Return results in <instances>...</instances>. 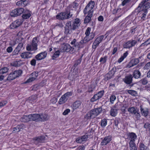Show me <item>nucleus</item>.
I'll return each instance as SVG.
<instances>
[{
  "mask_svg": "<svg viewBox=\"0 0 150 150\" xmlns=\"http://www.w3.org/2000/svg\"><path fill=\"white\" fill-rule=\"evenodd\" d=\"M143 4L141 2L139 4L138 7L135 9V12H137V14H139V16L141 18L140 21H142L145 20L147 13V10L144 8Z\"/></svg>",
  "mask_w": 150,
  "mask_h": 150,
  "instance_id": "1",
  "label": "nucleus"
},
{
  "mask_svg": "<svg viewBox=\"0 0 150 150\" xmlns=\"http://www.w3.org/2000/svg\"><path fill=\"white\" fill-rule=\"evenodd\" d=\"M102 109L101 108L94 109L88 112L85 116V118L86 119L93 118L99 114L102 111Z\"/></svg>",
  "mask_w": 150,
  "mask_h": 150,
  "instance_id": "2",
  "label": "nucleus"
},
{
  "mask_svg": "<svg viewBox=\"0 0 150 150\" xmlns=\"http://www.w3.org/2000/svg\"><path fill=\"white\" fill-rule=\"evenodd\" d=\"M39 40L37 37L34 38L31 44H28L26 47V50L28 51H35L37 49L38 43Z\"/></svg>",
  "mask_w": 150,
  "mask_h": 150,
  "instance_id": "3",
  "label": "nucleus"
},
{
  "mask_svg": "<svg viewBox=\"0 0 150 150\" xmlns=\"http://www.w3.org/2000/svg\"><path fill=\"white\" fill-rule=\"evenodd\" d=\"M83 41L81 40L78 42L77 40L75 38L72 40L70 44L71 45V48H74V51L76 48H78V50L81 48H83L84 45H83Z\"/></svg>",
  "mask_w": 150,
  "mask_h": 150,
  "instance_id": "4",
  "label": "nucleus"
},
{
  "mask_svg": "<svg viewBox=\"0 0 150 150\" xmlns=\"http://www.w3.org/2000/svg\"><path fill=\"white\" fill-rule=\"evenodd\" d=\"M72 93L71 92H67L63 95L59 99L58 103L61 105L65 103L67 100L69 96H71Z\"/></svg>",
  "mask_w": 150,
  "mask_h": 150,
  "instance_id": "5",
  "label": "nucleus"
},
{
  "mask_svg": "<svg viewBox=\"0 0 150 150\" xmlns=\"http://www.w3.org/2000/svg\"><path fill=\"white\" fill-rule=\"evenodd\" d=\"M24 11V9L22 8H17L13 10L10 13L12 17H16L20 15Z\"/></svg>",
  "mask_w": 150,
  "mask_h": 150,
  "instance_id": "6",
  "label": "nucleus"
},
{
  "mask_svg": "<svg viewBox=\"0 0 150 150\" xmlns=\"http://www.w3.org/2000/svg\"><path fill=\"white\" fill-rule=\"evenodd\" d=\"M95 2L94 1H91L89 2L84 9L83 12L86 11H93V8L94 7Z\"/></svg>",
  "mask_w": 150,
  "mask_h": 150,
  "instance_id": "7",
  "label": "nucleus"
},
{
  "mask_svg": "<svg viewBox=\"0 0 150 150\" xmlns=\"http://www.w3.org/2000/svg\"><path fill=\"white\" fill-rule=\"evenodd\" d=\"M90 137L89 132H88L83 136L77 137L76 139V142L78 143H81L83 142L86 141L88 138Z\"/></svg>",
  "mask_w": 150,
  "mask_h": 150,
  "instance_id": "8",
  "label": "nucleus"
},
{
  "mask_svg": "<svg viewBox=\"0 0 150 150\" xmlns=\"http://www.w3.org/2000/svg\"><path fill=\"white\" fill-rule=\"evenodd\" d=\"M61 50L63 52H69L70 51H74V48H71V46L68 44H63L62 45Z\"/></svg>",
  "mask_w": 150,
  "mask_h": 150,
  "instance_id": "9",
  "label": "nucleus"
},
{
  "mask_svg": "<svg viewBox=\"0 0 150 150\" xmlns=\"http://www.w3.org/2000/svg\"><path fill=\"white\" fill-rule=\"evenodd\" d=\"M137 43V41L132 40L127 41L124 44L123 47L124 48H129L134 46Z\"/></svg>",
  "mask_w": 150,
  "mask_h": 150,
  "instance_id": "10",
  "label": "nucleus"
},
{
  "mask_svg": "<svg viewBox=\"0 0 150 150\" xmlns=\"http://www.w3.org/2000/svg\"><path fill=\"white\" fill-rule=\"evenodd\" d=\"M47 53L46 51L41 52L35 56V58L38 60H40L45 58L47 56Z\"/></svg>",
  "mask_w": 150,
  "mask_h": 150,
  "instance_id": "11",
  "label": "nucleus"
},
{
  "mask_svg": "<svg viewBox=\"0 0 150 150\" xmlns=\"http://www.w3.org/2000/svg\"><path fill=\"white\" fill-rule=\"evenodd\" d=\"M23 21L21 19L16 20L11 25L12 28H16L20 26L22 23Z\"/></svg>",
  "mask_w": 150,
  "mask_h": 150,
  "instance_id": "12",
  "label": "nucleus"
},
{
  "mask_svg": "<svg viewBox=\"0 0 150 150\" xmlns=\"http://www.w3.org/2000/svg\"><path fill=\"white\" fill-rule=\"evenodd\" d=\"M112 137L111 136L109 135L105 137L102 140L100 143L102 146L106 145L109 143L112 140Z\"/></svg>",
  "mask_w": 150,
  "mask_h": 150,
  "instance_id": "13",
  "label": "nucleus"
},
{
  "mask_svg": "<svg viewBox=\"0 0 150 150\" xmlns=\"http://www.w3.org/2000/svg\"><path fill=\"white\" fill-rule=\"evenodd\" d=\"M137 138L136 135L133 132L129 133L128 134V139L130 140L129 142H134Z\"/></svg>",
  "mask_w": 150,
  "mask_h": 150,
  "instance_id": "14",
  "label": "nucleus"
},
{
  "mask_svg": "<svg viewBox=\"0 0 150 150\" xmlns=\"http://www.w3.org/2000/svg\"><path fill=\"white\" fill-rule=\"evenodd\" d=\"M133 76L131 74H129L125 76L124 79V82L127 84H129L132 83Z\"/></svg>",
  "mask_w": 150,
  "mask_h": 150,
  "instance_id": "15",
  "label": "nucleus"
},
{
  "mask_svg": "<svg viewBox=\"0 0 150 150\" xmlns=\"http://www.w3.org/2000/svg\"><path fill=\"white\" fill-rule=\"evenodd\" d=\"M45 137L44 136H41L36 137L34 138L35 142L36 143L43 142L45 140Z\"/></svg>",
  "mask_w": 150,
  "mask_h": 150,
  "instance_id": "16",
  "label": "nucleus"
},
{
  "mask_svg": "<svg viewBox=\"0 0 150 150\" xmlns=\"http://www.w3.org/2000/svg\"><path fill=\"white\" fill-rule=\"evenodd\" d=\"M94 37V35L93 34H92L91 35H89L86 36L83 40H81V41H83V45L84 44H85L86 43L88 42L90 40L92 39Z\"/></svg>",
  "mask_w": 150,
  "mask_h": 150,
  "instance_id": "17",
  "label": "nucleus"
},
{
  "mask_svg": "<svg viewBox=\"0 0 150 150\" xmlns=\"http://www.w3.org/2000/svg\"><path fill=\"white\" fill-rule=\"evenodd\" d=\"M139 62L138 59H132L129 62L128 67L129 68L131 67L134 66L136 65Z\"/></svg>",
  "mask_w": 150,
  "mask_h": 150,
  "instance_id": "18",
  "label": "nucleus"
},
{
  "mask_svg": "<svg viewBox=\"0 0 150 150\" xmlns=\"http://www.w3.org/2000/svg\"><path fill=\"white\" fill-rule=\"evenodd\" d=\"M31 120L36 122L40 121V114H30Z\"/></svg>",
  "mask_w": 150,
  "mask_h": 150,
  "instance_id": "19",
  "label": "nucleus"
},
{
  "mask_svg": "<svg viewBox=\"0 0 150 150\" xmlns=\"http://www.w3.org/2000/svg\"><path fill=\"white\" fill-rule=\"evenodd\" d=\"M31 12L28 10H26L22 16L23 18L26 19L28 18L31 16Z\"/></svg>",
  "mask_w": 150,
  "mask_h": 150,
  "instance_id": "20",
  "label": "nucleus"
},
{
  "mask_svg": "<svg viewBox=\"0 0 150 150\" xmlns=\"http://www.w3.org/2000/svg\"><path fill=\"white\" fill-rule=\"evenodd\" d=\"M24 127V125L23 124L18 125L16 127L13 128V132L15 133L18 132L20 130H23Z\"/></svg>",
  "mask_w": 150,
  "mask_h": 150,
  "instance_id": "21",
  "label": "nucleus"
},
{
  "mask_svg": "<svg viewBox=\"0 0 150 150\" xmlns=\"http://www.w3.org/2000/svg\"><path fill=\"white\" fill-rule=\"evenodd\" d=\"M21 57L23 59H28L32 57L31 53L28 52H25L22 53L21 55Z\"/></svg>",
  "mask_w": 150,
  "mask_h": 150,
  "instance_id": "22",
  "label": "nucleus"
},
{
  "mask_svg": "<svg viewBox=\"0 0 150 150\" xmlns=\"http://www.w3.org/2000/svg\"><path fill=\"white\" fill-rule=\"evenodd\" d=\"M30 115H24L21 119V121L23 122H27L31 120Z\"/></svg>",
  "mask_w": 150,
  "mask_h": 150,
  "instance_id": "23",
  "label": "nucleus"
},
{
  "mask_svg": "<svg viewBox=\"0 0 150 150\" xmlns=\"http://www.w3.org/2000/svg\"><path fill=\"white\" fill-rule=\"evenodd\" d=\"M40 121H44L47 120L49 119V117L46 114H40Z\"/></svg>",
  "mask_w": 150,
  "mask_h": 150,
  "instance_id": "24",
  "label": "nucleus"
},
{
  "mask_svg": "<svg viewBox=\"0 0 150 150\" xmlns=\"http://www.w3.org/2000/svg\"><path fill=\"white\" fill-rule=\"evenodd\" d=\"M140 111L142 115L145 117L147 116L149 113V110L148 109H144L141 106H140Z\"/></svg>",
  "mask_w": 150,
  "mask_h": 150,
  "instance_id": "25",
  "label": "nucleus"
},
{
  "mask_svg": "<svg viewBox=\"0 0 150 150\" xmlns=\"http://www.w3.org/2000/svg\"><path fill=\"white\" fill-rule=\"evenodd\" d=\"M81 105V103L80 101H78L74 102L72 105V108L73 109H76L79 108Z\"/></svg>",
  "mask_w": 150,
  "mask_h": 150,
  "instance_id": "26",
  "label": "nucleus"
},
{
  "mask_svg": "<svg viewBox=\"0 0 150 150\" xmlns=\"http://www.w3.org/2000/svg\"><path fill=\"white\" fill-rule=\"evenodd\" d=\"M129 145L130 150H137L136 145L134 142H129Z\"/></svg>",
  "mask_w": 150,
  "mask_h": 150,
  "instance_id": "27",
  "label": "nucleus"
},
{
  "mask_svg": "<svg viewBox=\"0 0 150 150\" xmlns=\"http://www.w3.org/2000/svg\"><path fill=\"white\" fill-rule=\"evenodd\" d=\"M76 8V4L73 3L71 5H70L68 8V9L69 10H71V11H72L73 12L75 11V9Z\"/></svg>",
  "mask_w": 150,
  "mask_h": 150,
  "instance_id": "28",
  "label": "nucleus"
},
{
  "mask_svg": "<svg viewBox=\"0 0 150 150\" xmlns=\"http://www.w3.org/2000/svg\"><path fill=\"white\" fill-rule=\"evenodd\" d=\"M117 114V109L115 108H112L110 111V115L113 117L115 116Z\"/></svg>",
  "mask_w": 150,
  "mask_h": 150,
  "instance_id": "29",
  "label": "nucleus"
},
{
  "mask_svg": "<svg viewBox=\"0 0 150 150\" xmlns=\"http://www.w3.org/2000/svg\"><path fill=\"white\" fill-rule=\"evenodd\" d=\"M133 76L136 79L139 78L141 75L140 72L138 70H135L133 72Z\"/></svg>",
  "mask_w": 150,
  "mask_h": 150,
  "instance_id": "30",
  "label": "nucleus"
},
{
  "mask_svg": "<svg viewBox=\"0 0 150 150\" xmlns=\"http://www.w3.org/2000/svg\"><path fill=\"white\" fill-rule=\"evenodd\" d=\"M25 1L26 0H21L17 2L16 5L19 6H25Z\"/></svg>",
  "mask_w": 150,
  "mask_h": 150,
  "instance_id": "31",
  "label": "nucleus"
},
{
  "mask_svg": "<svg viewBox=\"0 0 150 150\" xmlns=\"http://www.w3.org/2000/svg\"><path fill=\"white\" fill-rule=\"evenodd\" d=\"M22 71L21 70L14 71L12 73L15 76L16 78L19 76L22 73Z\"/></svg>",
  "mask_w": 150,
  "mask_h": 150,
  "instance_id": "32",
  "label": "nucleus"
},
{
  "mask_svg": "<svg viewBox=\"0 0 150 150\" xmlns=\"http://www.w3.org/2000/svg\"><path fill=\"white\" fill-rule=\"evenodd\" d=\"M104 37L103 35H101L98 37L94 41L96 43H98L99 45V44L101 42Z\"/></svg>",
  "mask_w": 150,
  "mask_h": 150,
  "instance_id": "33",
  "label": "nucleus"
},
{
  "mask_svg": "<svg viewBox=\"0 0 150 150\" xmlns=\"http://www.w3.org/2000/svg\"><path fill=\"white\" fill-rule=\"evenodd\" d=\"M9 69L6 67H4L0 69V74H4L8 72Z\"/></svg>",
  "mask_w": 150,
  "mask_h": 150,
  "instance_id": "34",
  "label": "nucleus"
},
{
  "mask_svg": "<svg viewBox=\"0 0 150 150\" xmlns=\"http://www.w3.org/2000/svg\"><path fill=\"white\" fill-rule=\"evenodd\" d=\"M60 52L59 50H57L54 54L52 56V59H55L58 57L59 55Z\"/></svg>",
  "mask_w": 150,
  "mask_h": 150,
  "instance_id": "35",
  "label": "nucleus"
},
{
  "mask_svg": "<svg viewBox=\"0 0 150 150\" xmlns=\"http://www.w3.org/2000/svg\"><path fill=\"white\" fill-rule=\"evenodd\" d=\"M139 146L140 150H148L147 147L142 143H140Z\"/></svg>",
  "mask_w": 150,
  "mask_h": 150,
  "instance_id": "36",
  "label": "nucleus"
},
{
  "mask_svg": "<svg viewBox=\"0 0 150 150\" xmlns=\"http://www.w3.org/2000/svg\"><path fill=\"white\" fill-rule=\"evenodd\" d=\"M15 76L12 73H11L7 77V80L9 81L13 80L16 78Z\"/></svg>",
  "mask_w": 150,
  "mask_h": 150,
  "instance_id": "37",
  "label": "nucleus"
},
{
  "mask_svg": "<svg viewBox=\"0 0 150 150\" xmlns=\"http://www.w3.org/2000/svg\"><path fill=\"white\" fill-rule=\"evenodd\" d=\"M66 12L67 15V18L68 17V18H69L72 17L74 12L71 11V10H69L68 9L66 11Z\"/></svg>",
  "mask_w": 150,
  "mask_h": 150,
  "instance_id": "38",
  "label": "nucleus"
},
{
  "mask_svg": "<svg viewBox=\"0 0 150 150\" xmlns=\"http://www.w3.org/2000/svg\"><path fill=\"white\" fill-rule=\"evenodd\" d=\"M128 111L132 114H134L137 111L134 107H132L128 109Z\"/></svg>",
  "mask_w": 150,
  "mask_h": 150,
  "instance_id": "39",
  "label": "nucleus"
},
{
  "mask_svg": "<svg viewBox=\"0 0 150 150\" xmlns=\"http://www.w3.org/2000/svg\"><path fill=\"white\" fill-rule=\"evenodd\" d=\"M56 18L57 19H64V15L63 13H61L57 15L56 16Z\"/></svg>",
  "mask_w": 150,
  "mask_h": 150,
  "instance_id": "40",
  "label": "nucleus"
},
{
  "mask_svg": "<svg viewBox=\"0 0 150 150\" xmlns=\"http://www.w3.org/2000/svg\"><path fill=\"white\" fill-rule=\"evenodd\" d=\"M93 11H86V13L83 12L85 15L87 14V15L86 16L91 18L93 16Z\"/></svg>",
  "mask_w": 150,
  "mask_h": 150,
  "instance_id": "41",
  "label": "nucleus"
},
{
  "mask_svg": "<svg viewBox=\"0 0 150 150\" xmlns=\"http://www.w3.org/2000/svg\"><path fill=\"white\" fill-rule=\"evenodd\" d=\"M99 99H100L98 97L97 94H96L91 98V100L92 102H94Z\"/></svg>",
  "mask_w": 150,
  "mask_h": 150,
  "instance_id": "42",
  "label": "nucleus"
},
{
  "mask_svg": "<svg viewBox=\"0 0 150 150\" xmlns=\"http://www.w3.org/2000/svg\"><path fill=\"white\" fill-rule=\"evenodd\" d=\"M144 127L146 129V130L150 132V124L146 123L144 125Z\"/></svg>",
  "mask_w": 150,
  "mask_h": 150,
  "instance_id": "43",
  "label": "nucleus"
},
{
  "mask_svg": "<svg viewBox=\"0 0 150 150\" xmlns=\"http://www.w3.org/2000/svg\"><path fill=\"white\" fill-rule=\"evenodd\" d=\"M127 92L129 94L134 96H136L137 94L136 91H135L129 90Z\"/></svg>",
  "mask_w": 150,
  "mask_h": 150,
  "instance_id": "44",
  "label": "nucleus"
},
{
  "mask_svg": "<svg viewBox=\"0 0 150 150\" xmlns=\"http://www.w3.org/2000/svg\"><path fill=\"white\" fill-rule=\"evenodd\" d=\"M107 57L105 56L103 57H101L100 60V62L101 64H104L106 61Z\"/></svg>",
  "mask_w": 150,
  "mask_h": 150,
  "instance_id": "45",
  "label": "nucleus"
},
{
  "mask_svg": "<svg viewBox=\"0 0 150 150\" xmlns=\"http://www.w3.org/2000/svg\"><path fill=\"white\" fill-rule=\"evenodd\" d=\"M91 20V18L86 16L84 20V23H89Z\"/></svg>",
  "mask_w": 150,
  "mask_h": 150,
  "instance_id": "46",
  "label": "nucleus"
},
{
  "mask_svg": "<svg viewBox=\"0 0 150 150\" xmlns=\"http://www.w3.org/2000/svg\"><path fill=\"white\" fill-rule=\"evenodd\" d=\"M116 97L114 95H112L110 98V102L111 103L113 104L114 100H116Z\"/></svg>",
  "mask_w": 150,
  "mask_h": 150,
  "instance_id": "47",
  "label": "nucleus"
},
{
  "mask_svg": "<svg viewBox=\"0 0 150 150\" xmlns=\"http://www.w3.org/2000/svg\"><path fill=\"white\" fill-rule=\"evenodd\" d=\"M107 120L105 119H104L102 120L101 121V125L102 127H105L107 125Z\"/></svg>",
  "mask_w": 150,
  "mask_h": 150,
  "instance_id": "48",
  "label": "nucleus"
},
{
  "mask_svg": "<svg viewBox=\"0 0 150 150\" xmlns=\"http://www.w3.org/2000/svg\"><path fill=\"white\" fill-rule=\"evenodd\" d=\"M138 110L134 114L135 115L136 118L138 120L139 119L140 117V114L138 112Z\"/></svg>",
  "mask_w": 150,
  "mask_h": 150,
  "instance_id": "49",
  "label": "nucleus"
},
{
  "mask_svg": "<svg viewBox=\"0 0 150 150\" xmlns=\"http://www.w3.org/2000/svg\"><path fill=\"white\" fill-rule=\"evenodd\" d=\"M23 44L22 43H19L16 48L20 51L21 50L23 47Z\"/></svg>",
  "mask_w": 150,
  "mask_h": 150,
  "instance_id": "50",
  "label": "nucleus"
},
{
  "mask_svg": "<svg viewBox=\"0 0 150 150\" xmlns=\"http://www.w3.org/2000/svg\"><path fill=\"white\" fill-rule=\"evenodd\" d=\"M66 28H70L71 30H72L71 29V28H72V26L71 25V21H69L67 22L66 24V25L65 27Z\"/></svg>",
  "mask_w": 150,
  "mask_h": 150,
  "instance_id": "51",
  "label": "nucleus"
},
{
  "mask_svg": "<svg viewBox=\"0 0 150 150\" xmlns=\"http://www.w3.org/2000/svg\"><path fill=\"white\" fill-rule=\"evenodd\" d=\"M81 57L80 58L78 59L76 61L75 63L74 64V66L75 67H76L78 64H79L81 62Z\"/></svg>",
  "mask_w": 150,
  "mask_h": 150,
  "instance_id": "52",
  "label": "nucleus"
},
{
  "mask_svg": "<svg viewBox=\"0 0 150 150\" xmlns=\"http://www.w3.org/2000/svg\"><path fill=\"white\" fill-rule=\"evenodd\" d=\"M79 25L77 24H76V23H73L72 25V28H71V29L73 30H75L78 28V25Z\"/></svg>",
  "mask_w": 150,
  "mask_h": 150,
  "instance_id": "53",
  "label": "nucleus"
},
{
  "mask_svg": "<svg viewBox=\"0 0 150 150\" xmlns=\"http://www.w3.org/2000/svg\"><path fill=\"white\" fill-rule=\"evenodd\" d=\"M36 79V78L33 77H31L30 78L28 79L26 82V83H29L32 82V81H34Z\"/></svg>",
  "mask_w": 150,
  "mask_h": 150,
  "instance_id": "54",
  "label": "nucleus"
},
{
  "mask_svg": "<svg viewBox=\"0 0 150 150\" xmlns=\"http://www.w3.org/2000/svg\"><path fill=\"white\" fill-rule=\"evenodd\" d=\"M91 30V28H90L88 27L85 33L86 36L89 35Z\"/></svg>",
  "mask_w": 150,
  "mask_h": 150,
  "instance_id": "55",
  "label": "nucleus"
},
{
  "mask_svg": "<svg viewBox=\"0 0 150 150\" xmlns=\"http://www.w3.org/2000/svg\"><path fill=\"white\" fill-rule=\"evenodd\" d=\"M104 94V91H100L98 92V93H97V94L99 98H100L102 97V96Z\"/></svg>",
  "mask_w": 150,
  "mask_h": 150,
  "instance_id": "56",
  "label": "nucleus"
},
{
  "mask_svg": "<svg viewBox=\"0 0 150 150\" xmlns=\"http://www.w3.org/2000/svg\"><path fill=\"white\" fill-rule=\"evenodd\" d=\"M57 98L55 97H53L50 100V102L53 104L55 103L57 101Z\"/></svg>",
  "mask_w": 150,
  "mask_h": 150,
  "instance_id": "57",
  "label": "nucleus"
},
{
  "mask_svg": "<svg viewBox=\"0 0 150 150\" xmlns=\"http://www.w3.org/2000/svg\"><path fill=\"white\" fill-rule=\"evenodd\" d=\"M143 6H144V8L147 10L148 8L150 7V3L148 2L145 4H144Z\"/></svg>",
  "mask_w": 150,
  "mask_h": 150,
  "instance_id": "58",
  "label": "nucleus"
},
{
  "mask_svg": "<svg viewBox=\"0 0 150 150\" xmlns=\"http://www.w3.org/2000/svg\"><path fill=\"white\" fill-rule=\"evenodd\" d=\"M31 75L32 76V77L36 78L38 75V73L37 71L34 72L31 74Z\"/></svg>",
  "mask_w": 150,
  "mask_h": 150,
  "instance_id": "59",
  "label": "nucleus"
},
{
  "mask_svg": "<svg viewBox=\"0 0 150 150\" xmlns=\"http://www.w3.org/2000/svg\"><path fill=\"white\" fill-rule=\"evenodd\" d=\"M141 81L143 84L144 85L148 83V81L146 78H144L142 79L141 80Z\"/></svg>",
  "mask_w": 150,
  "mask_h": 150,
  "instance_id": "60",
  "label": "nucleus"
},
{
  "mask_svg": "<svg viewBox=\"0 0 150 150\" xmlns=\"http://www.w3.org/2000/svg\"><path fill=\"white\" fill-rule=\"evenodd\" d=\"M64 33L65 34H70L69 31L70 30V29L68 28H66L65 27H64Z\"/></svg>",
  "mask_w": 150,
  "mask_h": 150,
  "instance_id": "61",
  "label": "nucleus"
},
{
  "mask_svg": "<svg viewBox=\"0 0 150 150\" xmlns=\"http://www.w3.org/2000/svg\"><path fill=\"white\" fill-rule=\"evenodd\" d=\"M150 43V38L148 39L144 42L142 44V45L145 46V45H148Z\"/></svg>",
  "mask_w": 150,
  "mask_h": 150,
  "instance_id": "62",
  "label": "nucleus"
},
{
  "mask_svg": "<svg viewBox=\"0 0 150 150\" xmlns=\"http://www.w3.org/2000/svg\"><path fill=\"white\" fill-rule=\"evenodd\" d=\"M85 146L83 145L80 146H79L76 150H84Z\"/></svg>",
  "mask_w": 150,
  "mask_h": 150,
  "instance_id": "63",
  "label": "nucleus"
},
{
  "mask_svg": "<svg viewBox=\"0 0 150 150\" xmlns=\"http://www.w3.org/2000/svg\"><path fill=\"white\" fill-rule=\"evenodd\" d=\"M150 67V62H148L145 66L144 68L146 69H148Z\"/></svg>",
  "mask_w": 150,
  "mask_h": 150,
  "instance_id": "64",
  "label": "nucleus"
}]
</instances>
